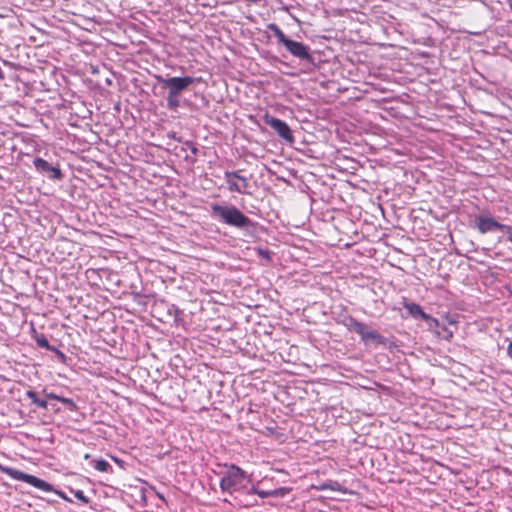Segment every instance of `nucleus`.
<instances>
[{"instance_id": "obj_1", "label": "nucleus", "mask_w": 512, "mask_h": 512, "mask_svg": "<svg viewBox=\"0 0 512 512\" xmlns=\"http://www.w3.org/2000/svg\"><path fill=\"white\" fill-rule=\"evenodd\" d=\"M0 472L5 473L12 479L28 483L42 491L54 492L56 495H58L63 500H65L67 502H72L71 498H69L63 491L55 490L50 483H48L34 475L26 474L20 470L3 466L2 464H0Z\"/></svg>"}, {"instance_id": "obj_2", "label": "nucleus", "mask_w": 512, "mask_h": 512, "mask_svg": "<svg viewBox=\"0 0 512 512\" xmlns=\"http://www.w3.org/2000/svg\"><path fill=\"white\" fill-rule=\"evenodd\" d=\"M211 212L214 217H218L230 226L243 228L250 223V219L235 206H222L214 203L211 206Z\"/></svg>"}, {"instance_id": "obj_3", "label": "nucleus", "mask_w": 512, "mask_h": 512, "mask_svg": "<svg viewBox=\"0 0 512 512\" xmlns=\"http://www.w3.org/2000/svg\"><path fill=\"white\" fill-rule=\"evenodd\" d=\"M245 477V472L240 467L231 465L220 481V488L223 492L232 494L243 487Z\"/></svg>"}, {"instance_id": "obj_4", "label": "nucleus", "mask_w": 512, "mask_h": 512, "mask_svg": "<svg viewBox=\"0 0 512 512\" xmlns=\"http://www.w3.org/2000/svg\"><path fill=\"white\" fill-rule=\"evenodd\" d=\"M157 80L163 85V87L169 89L168 93L180 95L190 85L199 81L200 78L195 79L191 76L163 78L161 76H157Z\"/></svg>"}, {"instance_id": "obj_5", "label": "nucleus", "mask_w": 512, "mask_h": 512, "mask_svg": "<svg viewBox=\"0 0 512 512\" xmlns=\"http://www.w3.org/2000/svg\"><path fill=\"white\" fill-rule=\"evenodd\" d=\"M263 121L266 125L274 129V131L283 139L292 142L294 140L292 131L288 124L281 119L270 116L266 113L263 116Z\"/></svg>"}, {"instance_id": "obj_6", "label": "nucleus", "mask_w": 512, "mask_h": 512, "mask_svg": "<svg viewBox=\"0 0 512 512\" xmlns=\"http://www.w3.org/2000/svg\"><path fill=\"white\" fill-rule=\"evenodd\" d=\"M227 182V188L230 192H237L240 194L246 193L248 187V180L246 177L240 175L237 171H227L224 174Z\"/></svg>"}, {"instance_id": "obj_7", "label": "nucleus", "mask_w": 512, "mask_h": 512, "mask_svg": "<svg viewBox=\"0 0 512 512\" xmlns=\"http://www.w3.org/2000/svg\"><path fill=\"white\" fill-rule=\"evenodd\" d=\"M403 306L408 311L410 316L414 318H421L426 322H431L435 326H439L438 319L427 314L419 304L405 301Z\"/></svg>"}, {"instance_id": "obj_8", "label": "nucleus", "mask_w": 512, "mask_h": 512, "mask_svg": "<svg viewBox=\"0 0 512 512\" xmlns=\"http://www.w3.org/2000/svg\"><path fill=\"white\" fill-rule=\"evenodd\" d=\"M35 168L40 173H50L49 178L53 180H60L63 174L58 167L51 166L46 160L41 157H37L33 161Z\"/></svg>"}, {"instance_id": "obj_9", "label": "nucleus", "mask_w": 512, "mask_h": 512, "mask_svg": "<svg viewBox=\"0 0 512 512\" xmlns=\"http://www.w3.org/2000/svg\"><path fill=\"white\" fill-rule=\"evenodd\" d=\"M475 226L480 233L485 234L494 230H498L499 222L490 217L488 214H481L475 218Z\"/></svg>"}, {"instance_id": "obj_10", "label": "nucleus", "mask_w": 512, "mask_h": 512, "mask_svg": "<svg viewBox=\"0 0 512 512\" xmlns=\"http://www.w3.org/2000/svg\"><path fill=\"white\" fill-rule=\"evenodd\" d=\"M285 47L293 56H295V57H297L299 59H304V60H310L311 59V55L309 53L308 47L305 46L301 42H297V41H294V40L290 39L285 44Z\"/></svg>"}, {"instance_id": "obj_11", "label": "nucleus", "mask_w": 512, "mask_h": 512, "mask_svg": "<svg viewBox=\"0 0 512 512\" xmlns=\"http://www.w3.org/2000/svg\"><path fill=\"white\" fill-rule=\"evenodd\" d=\"M361 340L365 343L374 342L377 344H383L385 338L376 330H369L366 325L363 326L362 333L359 334Z\"/></svg>"}, {"instance_id": "obj_12", "label": "nucleus", "mask_w": 512, "mask_h": 512, "mask_svg": "<svg viewBox=\"0 0 512 512\" xmlns=\"http://www.w3.org/2000/svg\"><path fill=\"white\" fill-rule=\"evenodd\" d=\"M312 489L317 491H324V490H330V491H342L341 484L338 481L328 480L326 482L320 483L318 485H312Z\"/></svg>"}, {"instance_id": "obj_13", "label": "nucleus", "mask_w": 512, "mask_h": 512, "mask_svg": "<svg viewBox=\"0 0 512 512\" xmlns=\"http://www.w3.org/2000/svg\"><path fill=\"white\" fill-rule=\"evenodd\" d=\"M344 325L348 328L350 331L356 332L358 335L362 333L364 323L360 322L353 316H348L343 321Z\"/></svg>"}, {"instance_id": "obj_14", "label": "nucleus", "mask_w": 512, "mask_h": 512, "mask_svg": "<svg viewBox=\"0 0 512 512\" xmlns=\"http://www.w3.org/2000/svg\"><path fill=\"white\" fill-rule=\"evenodd\" d=\"M268 28L273 32L278 42L282 43L284 46L290 40L276 24H270Z\"/></svg>"}, {"instance_id": "obj_15", "label": "nucleus", "mask_w": 512, "mask_h": 512, "mask_svg": "<svg viewBox=\"0 0 512 512\" xmlns=\"http://www.w3.org/2000/svg\"><path fill=\"white\" fill-rule=\"evenodd\" d=\"M26 396L31 400V402L36 405L37 407H40L42 409H47L48 407V403L46 400H42V399H39L37 397V394L36 392H34L33 390H28L26 392Z\"/></svg>"}, {"instance_id": "obj_16", "label": "nucleus", "mask_w": 512, "mask_h": 512, "mask_svg": "<svg viewBox=\"0 0 512 512\" xmlns=\"http://www.w3.org/2000/svg\"><path fill=\"white\" fill-rule=\"evenodd\" d=\"M179 96L180 95L168 93L167 106L169 109L176 110L180 106Z\"/></svg>"}, {"instance_id": "obj_17", "label": "nucleus", "mask_w": 512, "mask_h": 512, "mask_svg": "<svg viewBox=\"0 0 512 512\" xmlns=\"http://www.w3.org/2000/svg\"><path fill=\"white\" fill-rule=\"evenodd\" d=\"M35 340L39 347L45 348V349L51 350V351L54 350V348H52L50 346L49 341L44 334H36Z\"/></svg>"}, {"instance_id": "obj_18", "label": "nucleus", "mask_w": 512, "mask_h": 512, "mask_svg": "<svg viewBox=\"0 0 512 512\" xmlns=\"http://www.w3.org/2000/svg\"><path fill=\"white\" fill-rule=\"evenodd\" d=\"M94 468L100 472H109L111 465L104 459H99L94 462Z\"/></svg>"}, {"instance_id": "obj_19", "label": "nucleus", "mask_w": 512, "mask_h": 512, "mask_svg": "<svg viewBox=\"0 0 512 512\" xmlns=\"http://www.w3.org/2000/svg\"><path fill=\"white\" fill-rule=\"evenodd\" d=\"M292 491L290 487H280L272 490L273 497H284Z\"/></svg>"}, {"instance_id": "obj_20", "label": "nucleus", "mask_w": 512, "mask_h": 512, "mask_svg": "<svg viewBox=\"0 0 512 512\" xmlns=\"http://www.w3.org/2000/svg\"><path fill=\"white\" fill-rule=\"evenodd\" d=\"M251 493L258 495L260 498L273 497L272 490H261L253 487Z\"/></svg>"}, {"instance_id": "obj_21", "label": "nucleus", "mask_w": 512, "mask_h": 512, "mask_svg": "<svg viewBox=\"0 0 512 512\" xmlns=\"http://www.w3.org/2000/svg\"><path fill=\"white\" fill-rule=\"evenodd\" d=\"M437 334L447 341H451V339L453 338V331H451L449 328L445 326H443L441 328V331H438Z\"/></svg>"}, {"instance_id": "obj_22", "label": "nucleus", "mask_w": 512, "mask_h": 512, "mask_svg": "<svg viewBox=\"0 0 512 512\" xmlns=\"http://www.w3.org/2000/svg\"><path fill=\"white\" fill-rule=\"evenodd\" d=\"M74 496L84 504H88L90 499L84 494L82 490H71Z\"/></svg>"}, {"instance_id": "obj_23", "label": "nucleus", "mask_w": 512, "mask_h": 512, "mask_svg": "<svg viewBox=\"0 0 512 512\" xmlns=\"http://www.w3.org/2000/svg\"><path fill=\"white\" fill-rule=\"evenodd\" d=\"M59 402L67 405L70 410H74L76 408L75 402L72 399H70V398H66V397L60 396L59 397Z\"/></svg>"}, {"instance_id": "obj_24", "label": "nucleus", "mask_w": 512, "mask_h": 512, "mask_svg": "<svg viewBox=\"0 0 512 512\" xmlns=\"http://www.w3.org/2000/svg\"><path fill=\"white\" fill-rule=\"evenodd\" d=\"M498 230H500V231L504 232L506 235H508L509 232H512V227L509 225L499 223Z\"/></svg>"}, {"instance_id": "obj_25", "label": "nucleus", "mask_w": 512, "mask_h": 512, "mask_svg": "<svg viewBox=\"0 0 512 512\" xmlns=\"http://www.w3.org/2000/svg\"><path fill=\"white\" fill-rule=\"evenodd\" d=\"M46 397H47L48 399H53V400H57V401H59V397H60V396H59V395H57V394H54V393H47V394H46Z\"/></svg>"}, {"instance_id": "obj_26", "label": "nucleus", "mask_w": 512, "mask_h": 512, "mask_svg": "<svg viewBox=\"0 0 512 512\" xmlns=\"http://www.w3.org/2000/svg\"><path fill=\"white\" fill-rule=\"evenodd\" d=\"M507 355L512 360V341L507 346Z\"/></svg>"}, {"instance_id": "obj_27", "label": "nucleus", "mask_w": 512, "mask_h": 512, "mask_svg": "<svg viewBox=\"0 0 512 512\" xmlns=\"http://www.w3.org/2000/svg\"><path fill=\"white\" fill-rule=\"evenodd\" d=\"M507 239L509 240V242L512 243V232H509V234L507 235Z\"/></svg>"}, {"instance_id": "obj_28", "label": "nucleus", "mask_w": 512, "mask_h": 512, "mask_svg": "<svg viewBox=\"0 0 512 512\" xmlns=\"http://www.w3.org/2000/svg\"><path fill=\"white\" fill-rule=\"evenodd\" d=\"M4 79V74H3V71L2 69L0 68V80Z\"/></svg>"}]
</instances>
